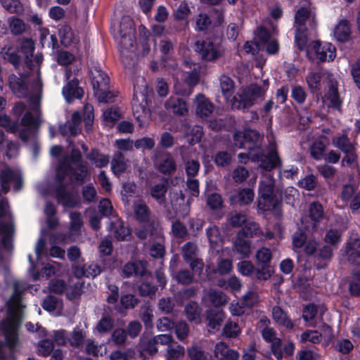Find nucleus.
<instances>
[{"label":"nucleus","instance_id":"obj_33","mask_svg":"<svg viewBox=\"0 0 360 360\" xmlns=\"http://www.w3.org/2000/svg\"><path fill=\"white\" fill-rule=\"evenodd\" d=\"M165 108L174 115L184 116L188 113L186 101L179 97H171L165 102Z\"/></svg>","mask_w":360,"mask_h":360},{"label":"nucleus","instance_id":"obj_52","mask_svg":"<svg viewBox=\"0 0 360 360\" xmlns=\"http://www.w3.org/2000/svg\"><path fill=\"white\" fill-rule=\"evenodd\" d=\"M70 233L72 236L79 235L81 232V229L83 226V221L81 214L78 212H72L70 214Z\"/></svg>","mask_w":360,"mask_h":360},{"label":"nucleus","instance_id":"obj_7","mask_svg":"<svg viewBox=\"0 0 360 360\" xmlns=\"http://www.w3.org/2000/svg\"><path fill=\"white\" fill-rule=\"evenodd\" d=\"M14 227L7 198L0 199V237L1 241L8 250H12Z\"/></svg>","mask_w":360,"mask_h":360},{"label":"nucleus","instance_id":"obj_16","mask_svg":"<svg viewBox=\"0 0 360 360\" xmlns=\"http://www.w3.org/2000/svg\"><path fill=\"white\" fill-rule=\"evenodd\" d=\"M340 197L352 212L357 211L360 208V189L357 191L353 185H344Z\"/></svg>","mask_w":360,"mask_h":360},{"label":"nucleus","instance_id":"obj_3","mask_svg":"<svg viewBox=\"0 0 360 360\" xmlns=\"http://www.w3.org/2000/svg\"><path fill=\"white\" fill-rule=\"evenodd\" d=\"M82 156L78 149L73 148L70 156L65 157L56 169V179L59 181L69 177L70 181L82 184L88 176L86 165L82 163Z\"/></svg>","mask_w":360,"mask_h":360},{"label":"nucleus","instance_id":"obj_56","mask_svg":"<svg viewBox=\"0 0 360 360\" xmlns=\"http://www.w3.org/2000/svg\"><path fill=\"white\" fill-rule=\"evenodd\" d=\"M212 20L208 14L200 13L195 18V30L198 32H204L211 26Z\"/></svg>","mask_w":360,"mask_h":360},{"label":"nucleus","instance_id":"obj_60","mask_svg":"<svg viewBox=\"0 0 360 360\" xmlns=\"http://www.w3.org/2000/svg\"><path fill=\"white\" fill-rule=\"evenodd\" d=\"M182 257L184 261H189L197 257L198 248L194 242H187L181 248Z\"/></svg>","mask_w":360,"mask_h":360},{"label":"nucleus","instance_id":"obj_10","mask_svg":"<svg viewBox=\"0 0 360 360\" xmlns=\"http://www.w3.org/2000/svg\"><path fill=\"white\" fill-rule=\"evenodd\" d=\"M0 185L4 193L10 191L11 185L13 186L15 191H20L23 185L22 175L20 170L9 167L0 169Z\"/></svg>","mask_w":360,"mask_h":360},{"label":"nucleus","instance_id":"obj_58","mask_svg":"<svg viewBox=\"0 0 360 360\" xmlns=\"http://www.w3.org/2000/svg\"><path fill=\"white\" fill-rule=\"evenodd\" d=\"M19 122L18 120L12 121L11 117L6 115H0V127L7 132L15 134L18 131Z\"/></svg>","mask_w":360,"mask_h":360},{"label":"nucleus","instance_id":"obj_2","mask_svg":"<svg viewBox=\"0 0 360 360\" xmlns=\"http://www.w3.org/2000/svg\"><path fill=\"white\" fill-rule=\"evenodd\" d=\"M9 84L13 91L19 97L28 98L30 110L35 113L34 115L30 111L25 112L20 120V125L30 129L37 130L43 122L40 109L43 86L41 80L37 79L33 82L31 91H29L25 81L15 76L9 77Z\"/></svg>","mask_w":360,"mask_h":360},{"label":"nucleus","instance_id":"obj_23","mask_svg":"<svg viewBox=\"0 0 360 360\" xmlns=\"http://www.w3.org/2000/svg\"><path fill=\"white\" fill-rule=\"evenodd\" d=\"M108 229L118 240H128L131 238L129 228L124 226V222L120 219L116 218L110 221Z\"/></svg>","mask_w":360,"mask_h":360},{"label":"nucleus","instance_id":"obj_22","mask_svg":"<svg viewBox=\"0 0 360 360\" xmlns=\"http://www.w3.org/2000/svg\"><path fill=\"white\" fill-rule=\"evenodd\" d=\"M345 253L349 262L356 265L360 264V239L358 237L349 238Z\"/></svg>","mask_w":360,"mask_h":360},{"label":"nucleus","instance_id":"obj_38","mask_svg":"<svg viewBox=\"0 0 360 360\" xmlns=\"http://www.w3.org/2000/svg\"><path fill=\"white\" fill-rule=\"evenodd\" d=\"M127 169V162L124 155L120 151L114 153L111 161V169L116 176H120L125 172Z\"/></svg>","mask_w":360,"mask_h":360},{"label":"nucleus","instance_id":"obj_53","mask_svg":"<svg viewBox=\"0 0 360 360\" xmlns=\"http://www.w3.org/2000/svg\"><path fill=\"white\" fill-rule=\"evenodd\" d=\"M326 144L321 140L315 141L310 147L311 156L316 160H321L323 159L326 150Z\"/></svg>","mask_w":360,"mask_h":360},{"label":"nucleus","instance_id":"obj_31","mask_svg":"<svg viewBox=\"0 0 360 360\" xmlns=\"http://www.w3.org/2000/svg\"><path fill=\"white\" fill-rule=\"evenodd\" d=\"M101 272V266L94 262L87 263L82 266H76L74 270V274L78 278L82 276L94 278L99 275Z\"/></svg>","mask_w":360,"mask_h":360},{"label":"nucleus","instance_id":"obj_15","mask_svg":"<svg viewBox=\"0 0 360 360\" xmlns=\"http://www.w3.org/2000/svg\"><path fill=\"white\" fill-rule=\"evenodd\" d=\"M153 162L156 169L164 174H170L174 172L176 168L174 159L168 152L155 150Z\"/></svg>","mask_w":360,"mask_h":360},{"label":"nucleus","instance_id":"obj_32","mask_svg":"<svg viewBox=\"0 0 360 360\" xmlns=\"http://www.w3.org/2000/svg\"><path fill=\"white\" fill-rule=\"evenodd\" d=\"M271 316L273 320L280 326L286 329L292 330L295 324L287 313L279 306H274L272 308Z\"/></svg>","mask_w":360,"mask_h":360},{"label":"nucleus","instance_id":"obj_62","mask_svg":"<svg viewBox=\"0 0 360 360\" xmlns=\"http://www.w3.org/2000/svg\"><path fill=\"white\" fill-rule=\"evenodd\" d=\"M193 274L188 269L178 271L174 276V279L181 285H190L194 281Z\"/></svg>","mask_w":360,"mask_h":360},{"label":"nucleus","instance_id":"obj_48","mask_svg":"<svg viewBox=\"0 0 360 360\" xmlns=\"http://www.w3.org/2000/svg\"><path fill=\"white\" fill-rule=\"evenodd\" d=\"M206 298L214 307H220L227 302L226 295L221 291L210 290L206 294Z\"/></svg>","mask_w":360,"mask_h":360},{"label":"nucleus","instance_id":"obj_44","mask_svg":"<svg viewBox=\"0 0 360 360\" xmlns=\"http://www.w3.org/2000/svg\"><path fill=\"white\" fill-rule=\"evenodd\" d=\"M350 26L349 22L346 20H342L336 26L334 35L340 41H347L350 35Z\"/></svg>","mask_w":360,"mask_h":360},{"label":"nucleus","instance_id":"obj_14","mask_svg":"<svg viewBox=\"0 0 360 360\" xmlns=\"http://www.w3.org/2000/svg\"><path fill=\"white\" fill-rule=\"evenodd\" d=\"M132 111L140 127H146L149 124L151 113L144 94H141L139 98L138 97L136 99L134 98Z\"/></svg>","mask_w":360,"mask_h":360},{"label":"nucleus","instance_id":"obj_42","mask_svg":"<svg viewBox=\"0 0 360 360\" xmlns=\"http://www.w3.org/2000/svg\"><path fill=\"white\" fill-rule=\"evenodd\" d=\"M127 31V33L119 34L120 37V44L121 46V50H124V51H130V49L134 47L135 42L134 29H131L128 26Z\"/></svg>","mask_w":360,"mask_h":360},{"label":"nucleus","instance_id":"obj_37","mask_svg":"<svg viewBox=\"0 0 360 360\" xmlns=\"http://www.w3.org/2000/svg\"><path fill=\"white\" fill-rule=\"evenodd\" d=\"M86 157L96 167L98 168L107 166L110 162L109 155L103 154L96 149H92Z\"/></svg>","mask_w":360,"mask_h":360},{"label":"nucleus","instance_id":"obj_28","mask_svg":"<svg viewBox=\"0 0 360 360\" xmlns=\"http://www.w3.org/2000/svg\"><path fill=\"white\" fill-rule=\"evenodd\" d=\"M195 102L196 103V114L200 117H207L213 112L214 109L213 103L203 94H198Z\"/></svg>","mask_w":360,"mask_h":360},{"label":"nucleus","instance_id":"obj_59","mask_svg":"<svg viewBox=\"0 0 360 360\" xmlns=\"http://www.w3.org/2000/svg\"><path fill=\"white\" fill-rule=\"evenodd\" d=\"M9 28L14 35H20L26 32L27 25L22 20L15 17H11L8 20Z\"/></svg>","mask_w":360,"mask_h":360},{"label":"nucleus","instance_id":"obj_36","mask_svg":"<svg viewBox=\"0 0 360 360\" xmlns=\"http://www.w3.org/2000/svg\"><path fill=\"white\" fill-rule=\"evenodd\" d=\"M255 193L251 188H243L236 191L231 199L240 205H246L253 201Z\"/></svg>","mask_w":360,"mask_h":360},{"label":"nucleus","instance_id":"obj_34","mask_svg":"<svg viewBox=\"0 0 360 360\" xmlns=\"http://www.w3.org/2000/svg\"><path fill=\"white\" fill-rule=\"evenodd\" d=\"M207 321H208L209 333H214L218 330L220 326L225 319V314L221 310H211L207 314Z\"/></svg>","mask_w":360,"mask_h":360},{"label":"nucleus","instance_id":"obj_54","mask_svg":"<svg viewBox=\"0 0 360 360\" xmlns=\"http://www.w3.org/2000/svg\"><path fill=\"white\" fill-rule=\"evenodd\" d=\"M66 271V266L63 264L53 262L48 263L43 269L44 274L46 277L60 276Z\"/></svg>","mask_w":360,"mask_h":360},{"label":"nucleus","instance_id":"obj_27","mask_svg":"<svg viewBox=\"0 0 360 360\" xmlns=\"http://www.w3.org/2000/svg\"><path fill=\"white\" fill-rule=\"evenodd\" d=\"M309 212L311 221H307L304 229L309 231H313L316 229V222L323 217V207L319 202H314L309 205Z\"/></svg>","mask_w":360,"mask_h":360},{"label":"nucleus","instance_id":"obj_12","mask_svg":"<svg viewBox=\"0 0 360 360\" xmlns=\"http://www.w3.org/2000/svg\"><path fill=\"white\" fill-rule=\"evenodd\" d=\"M195 50L200 58L205 61H214L221 58L224 53L223 47L211 40L197 41Z\"/></svg>","mask_w":360,"mask_h":360},{"label":"nucleus","instance_id":"obj_35","mask_svg":"<svg viewBox=\"0 0 360 360\" xmlns=\"http://www.w3.org/2000/svg\"><path fill=\"white\" fill-rule=\"evenodd\" d=\"M233 249L243 258H248L251 255V241L238 234L233 242Z\"/></svg>","mask_w":360,"mask_h":360},{"label":"nucleus","instance_id":"obj_19","mask_svg":"<svg viewBox=\"0 0 360 360\" xmlns=\"http://www.w3.org/2000/svg\"><path fill=\"white\" fill-rule=\"evenodd\" d=\"M262 336L264 340L271 343V351L277 359L283 357L281 340L276 337V332L273 328L266 327L261 330Z\"/></svg>","mask_w":360,"mask_h":360},{"label":"nucleus","instance_id":"obj_6","mask_svg":"<svg viewBox=\"0 0 360 360\" xmlns=\"http://www.w3.org/2000/svg\"><path fill=\"white\" fill-rule=\"evenodd\" d=\"M266 89L258 84H251L249 86L241 88L230 101L233 109L245 110L251 108L257 103L259 98H264Z\"/></svg>","mask_w":360,"mask_h":360},{"label":"nucleus","instance_id":"obj_11","mask_svg":"<svg viewBox=\"0 0 360 360\" xmlns=\"http://www.w3.org/2000/svg\"><path fill=\"white\" fill-rule=\"evenodd\" d=\"M309 18L312 22L311 28H314V15H311V12L306 8H300L295 15V23L296 25L295 42L300 49H303L307 44V37L305 33L306 27L304 22Z\"/></svg>","mask_w":360,"mask_h":360},{"label":"nucleus","instance_id":"obj_50","mask_svg":"<svg viewBox=\"0 0 360 360\" xmlns=\"http://www.w3.org/2000/svg\"><path fill=\"white\" fill-rule=\"evenodd\" d=\"M174 329L176 338L184 342L190 334V328L188 323L185 321H179L174 323Z\"/></svg>","mask_w":360,"mask_h":360},{"label":"nucleus","instance_id":"obj_25","mask_svg":"<svg viewBox=\"0 0 360 360\" xmlns=\"http://www.w3.org/2000/svg\"><path fill=\"white\" fill-rule=\"evenodd\" d=\"M214 356L219 360H238L239 353L229 348L224 342H217L214 348Z\"/></svg>","mask_w":360,"mask_h":360},{"label":"nucleus","instance_id":"obj_39","mask_svg":"<svg viewBox=\"0 0 360 360\" xmlns=\"http://www.w3.org/2000/svg\"><path fill=\"white\" fill-rule=\"evenodd\" d=\"M220 89L223 96L229 101L233 97L235 91V84L233 79L227 75H221L219 78Z\"/></svg>","mask_w":360,"mask_h":360},{"label":"nucleus","instance_id":"obj_21","mask_svg":"<svg viewBox=\"0 0 360 360\" xmlns=\"http://www.w3.org/2000/svg\"><path fill=\"white\" fill-rule=\"evenodd\" d=\"M56 180L59 184L56 189L58 202L65 207L72 208L77 206L79 203V201L73 194L67 191L65 189L64 184L65 179L63 181H59L56 179Z\"/></svg>","mask_w":360,"mask_h":360},{"label":"nucleus","instance_id":"obj_40","mask_svg":"<svg viewBox=\"0 0 360 360\" xmlns=\"http://www.w3.org/2000/svg\"><path fill=\"white\" fill-rule=\"evenodd\" d=\"M238 234L253 238L261 236L262 234V231L257 223L252 220L248 219L245 224Z\"/></svg>","mask_w":360,"mask_h":360},{"label":"nucleus","instance_id":"obj_5","mask_svg":"<svg viewBox=\"0 0 360 360\" xmlns=\"http://www.w3.org/2000/svg\"><path fill=\"white\" fill-rule=\"evenodd\" d=\"M246 149L250 160L259 163V167L266 171H271L281 165V160L274 143L269 145L266 154L261 146V142L254 146H248Z\"/></svg>","mask_w":360,"mask_h":360},{"label":"nucleus","instance_id":"obj_18","mask_svg":"<svg viewBox=\"0 0 360 360\" xmlns=\"http://www.w3.org/2000/svg\"><path fill=\"white\" fill-rule=\"evenodd\" d=\"M90 79L94 91H102L109 86L110 78L99 65L90 69Z\"/></svg>","mask_w":360,"mask_h":360},{"label":"nucleus","instance_id":"obj_1","mask_svg":"<svg viewBox=\"0 0 360 360\" xmlns=\"http://www.w3.org/2000/svg\"><path fill=\"white\" fill-rule=\"evenodd\" d=\"M27 290L26 283L13 281L12 294L6 302V316L0 325L6 346L13 352L20 345L18 331L24 317L26 306L22 302V295Z\"/></svg>","mask_w":360,"mask_h":360},{"label":"nucleus","instance_id":"obj_24","mask_svg":"<svg viewBox=\"0 0 360 360\" xmlns=\"http://www.w3.org/2000/svg\"><path fill=\"white\" fill-rule=\"evenodd\" d=\"M81 122L80 114L78 112H75L70 120L60 126L59 131L63 136H76L80 132L79 125Z\"/></svg>","mask_w":360,"mask_h":360},{"label":"nucleus","instance_id":"obj_26","mask_svg":"<svg viewBox=\"0 0 360 360\" xmlns=\"http://www.w3.org/2000/svg\"><path fill=\"white\" fill-rule=\"evenodd\" d=\"M0 55L4 60L11 63L15 68H18L20 64V57L18 54L16 47L11 41L4 44L0 51Z\"/></svg>","mask_w":360,"mask_h":360},{"label":"nucleus","instance_id":"obj_57","mask_svg":"<svg viewBox=\"0 0 360 360\" xmlns=\"http://www.w3.org/2000/svg\"><path fill=\"white\" fill-rule=\"evenodd\" d=\"M187 319L191 321H198L201 314V309L196 302L188 303L184 308Z\"/></svg>","mask_w":360,"mask_h":360},{"label":"nucleus","instance_id":"obj_46","mask_svg":"<svg viewBox=\"0 0 360 360\" xmlns=\"http://www.w3.org/2000/svg\"><path fill=\"white\" fill-rule=\"evenodd\" d=\"M86 338V332L79 328H75L68 337V343L72 347L78 348L82 346Z\"/></svg>","mask_w":360,"mask_h":360},{"label":"nucleus","instance_id":"obj_9","mask_svg":"<svg viewBox=\"0 0 360 360\" xmlns=\"http://www.w3.org/2000/svg\"><path fill=\"white\" fill-rule=\"evenodd\" d=\"M22 52L25 54V63L26 67L32 71L36 80L41 79L39 78L40 65L43 60L41 53L33 54L34 51V42L31 39H24L20 44Z\"/></svg>","mask_w":360,"mask_h":360},{"label":"nucleus","instance_id":"obj_20","mask_svg":"<svg viewBox=\"0 0 360 360\" xmlns=\"http://www.w3.org/2000/svg\"><path fill=\"white\" fill-rule=\"evenodd\" d=\"M312 50L319 62L331 61L335 57V48L331 44H321L319 41H314Z\"/></svg>","mask_w":360,"mask_h":360},{"label":"nucleus","instance_id":"obj_61","mask_svg":"<svg viewBox=\"0 0 360 360\" xmlns=\"http://www.w3.org/2000/svg\"><path fill=\"white\" fill-rule=\"evenodd\" d=\"M206 234L212 248H217L222 241V237L219 229L215 226H211L206 230Z\"/></svg>","mask_w":360,"mask_h":360},{"label":"nucleus","instance_id":"obj_13","mask_svg":"<svg viewBox=\"0 0 360 360\" xmlns=\"http://www.w3.org/2000/svg\"><path fill=\"white\" fill-rule=\"evenodd\" d=\"M77 72V69L72 70L70 68H65V77L68 82L63 88V95L68 103L73 99L81 98L84 94L83 89L79 86Z\"/></svg>","mask_w":360,"mask_h":360},{"label":"nucleus","instance_id":"obj_17","mask_svg":"<svg viewBox=\"0 0 360 360\" xmlns=\"http://www.w3.org/2000/svg\"><path fill=\"white\" fill-rule=\"evenodd\" d=\"M152 227L151 236H153V240H151L153 244L149 253L152 257L161 259L165 254V238L160 229H158L155 224H153Z\"/></svg>","mask_w":360,"mask_h":360},{"label":"nucleus","instance_id":"obj_63","mask_svg":"<svg viewBox=\"0 0 360 360\" xmlns=\"http://www.w3.org/2000/svg\"><path fill=\"white\" fill-rule=\"evenodd\" d=\"M240 333V328L237 323L228 321L223 329L221 335L228 338H235Z\"/></svg>","mask_w":360,"mask_h":360},{"label":"nucleus","instance_id":"obj_51","mask_svg":"<svg viewBox=\"0 0 360 360\" xmlns=\"http://www.w3.org/2000/svg\"><path fill=\"white\" fill-rule=\"evenodd\" d=\"M191 360H210L211 355L198 345H192L187 349Z\"/></svg>","mask_w":360,"mask_h":360},{"label":"nucleus","instance_id":"obj_30","mask_svg":"<svg viewBox=\"0 0 360 360\" xmlns=\"http://www.w3.org/2000/svg\"><path fill=\"white\" fill-rule=\"evenodd\" d=\"M281 205V200L276 194L259 198L257 201L258 208L264 212H278L280 211Z\"/></svg>","mask_w":360,"mask_h":360},{"label":"nucleus","instance_id":"obj_45","mask_svg":"<svg viewBox=\"0 0 360 360\" xmlns=\"http://www.w3.org/2000/svg\"><path fill=\"white\" fill-rule=\"evenodd\" d=\"M274 180L271 175H268L265 179L260 182L259 188V198L274 195Z\"/></svg>","mask_w":360,"mask_h":360},{"label":"nucleus","instance_id":"obj_64","mask_svg":"<svg viewBox=\"0 0 360 360\" xmlns=\"http://www.w3.org/2000/svg\"><path fill=\"white\" fill-rule=\"evenodd\" d=\"M114 326V320L108 315H103L96 326V330L99 333H106L112 330Z\"/></svg>","mask_w":360,"mask_h":360},{"label":"nucleus","instance_id":"obj_49","mask_svg":"<svg viewBox=\"0 0 360 360\" xmlns=\"http://www.w3.org/2000/svg\"><path fill=\"white\" fill-rule=\"evenodd\" d=\"M134 214L136 219L141 222H148L150 221V211L149 207L143 202H139L134 206Z\"/></svg>","mask_w":360,"mask_h":360},{"label":"nucleus","instance_id":"obj_41","mask_svg":"<svg viewBox=\"0 0 360 360\" xmlns=\"http://www.w3.org/2000/svg\"><path fill=\"white\" fill-rule=\"evenodd\" d=\"M139 346L142 350L151 355L155 354L158 352V343L155 336L148 338L143 335H141L139 340Z\"/></svg>","mask_w":360,"mask_h":360},{"label":"nucleus","instance_id":"obj_29","mask_svg":"<svg viewBox=\"0 0 360 360\" xmlns=\"http://www.w3.org/2000/svg\"><path fill=\"white\" fill-rule=\"evenodd\" d=\"M328 91L326 95L328 100L330 101L333 108L339 110L342 104V100L340 97L338 89V82L335 80L332 75H328Z\"/></svg>","mask_w":360,"mask_h":360},{"label":"nucleus","instance_id":"obj_55","mask_svg":"<svg viewBox=\"0 0 360 360\" xmlns=\"http://www.w3.org/2000/svg\"><path fill=\"white\" fill-rule=\"evenodd\" d=\"M2 6L10 13L20 15L24 6L20 0H0Z\"/></svg>","mask_w":360,"mask_h":360},{"label":"nucleus","instance_id":"obj_47","mask_svg":"<svg viewBox=\"0 0 360 360\" xmlns=\"http://www.w3.org/2000/svg\"><path fill=\"white\" fill-rule=\"evenodd\" d=\"M167 191V185L165 184H158L150 188V193L160 205L165 203V195Z\"/></svg>","mask_w":360,"mask_h":360},{"label":"nucleus","instance_id":"obj_4","mask_svg":"<svg viewBox=\"0 0 360 360\" xmlns=\"http://www.w3.org/2000/svg\"><path fill=\"white\" fill-rule=\"evenodd\" d=\"M122 276L130 278L134 276L144 280L139 287V292L141 296L153 297L158 290L156 285L152 284L148 279L152 278L150 271L148 270V262L145 260H137L126 263L122 267Z\"/></svg>","mask_w":360,"mask_h":360},{"label":"nucleus","instance_id":"obj_8","mask_svg":"<svg viewBox=\"0 0 360 360\" xmlns=\"http://www.w3.org/2000/svg\"><path fill=\"white\" fill-rule=\"evenodd\" d=\"M332 144L341 151L344 156L341 160V166L349 167L357 160L356 146L355 141H352L344 130L342 134L335 136L331 139Z\"/></svg>","mask_w":360,"mask_h":360},{"label":"nucleus","instance_id":"obj_43","mask_svg":"<svg viewBox=\"0 0 360 360\" xmlns=\"http://www.w3.org/2000/svg\"><path fill=\"white\" fill-rule=\"evenodd\" d=\"M185 349L176 342L167 348L165 354L166 360H181L184 356Z\"/></svg>","mask_w":360,"mask_h":360}]
</instances>
